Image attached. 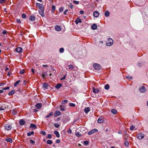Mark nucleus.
Masks as SVG:
<instances>
[{"label":"nucleus","instance_id":"393cba45","mask_svg":"<svg viewBox=\"0 0 148 148\" xmlns=\"http://www.w3.org/2000/svg\"><path fill=\"white\" fill-rule=\"evenodd\" d=\"M90 111V108L89 107L85 108L84 109V111L86 113H87Z\"/></svg>","mask_w":148,"mask_h":148},{"label":"nucleus","instance_id":"0eeeda50","mask_svg":"<svg viewBox=\"0 0 148 148\" xmlns=\"http://www.w3.org/2000/svg\"><path fill=\"white\" fill-rule=\"evenodd\" d=\"M5 129L7 130H9L12 129L11 126L8 124H5Z\"/></svg>","mask_w":148,"mask_h":148},{"label":"nucleus","instance_id":"6e6d98bb","mask_svg":"<svg viewBox=\"0 0 148 148\" xmlns=\"http://www.w3.org/2000/svg\"><path fill=\"white\" fill-rule=\"evenodd\" d=\"M30 142L31 143H32V144H34L35 142L33 140H32L30 139Z\"/></svg>","mask_w":148,"mask_h":148},{"label":"nucleus","instance_id":"5701e85b","mask_svg":"<svg viewBox=\"0 0 148 148\" xmlns=\"http://www.w3.org/2000/svg\"><path fill=\"white\" fill-rule=\"evenodd\" d=\"M69 69L71 70H73L74 69L75 66L72 64H70L69 65Z\"/></svg>","mask_w":148,"mask_h":148},{"label":"nucleus","instance_id":"7ed1b4c3","mask_svg":"<svg viewBox=\"0 0 148 148\" xmlns=\"http://www.w3.org/2000/svg\"><path fill=\"white\" fill-rule=\"evenodd\" d=\"M70 119L69 118L68 116H63L62 119V121L64 123H66L69 121Z\"/></svg>","mask_w":148,"mask_h":148},{"label":"nucleus","instance_id":"6e6552de","mask_svg":"<svg viewBox=\"0 0 148 148\" xmlns=\"http://www.w3.org/2000/svg\"><path fill=\"white\" fill-rule=\"evenodd\" d=\"M49 85L47 83L45 82L43 85L42 88L44 90L47 89L48 88Z\"/></svg>","mask_w":148,"mask_h":148},{"label":"nucleus","instance_id":"de8ad7c7","mask_svg":"<svg viewBox=\"0 0 148 148\" xmlns=\"http://www.w3.org/2000/svg\"><path fill=\"white\" fill-rule=\"evenodd\" d=\"M64 8L63 7H61L59 9V11L60 12H62L64 10Z\"/></svg>","mask_w":148,"mask_h":148},{"label":"nucleus","instance_id":"a211bd4d","mask_svg":"<svg viewBox=\"0 0 148 148\" xmlns=\"http://www.w3.org/2000/svg\"><path fill=\"white\" fill-rule=\"evenodd\" d=\"M25 123V121L23 119L20 120L19 122V124L21 125H24V124Z\"/></svg>","mask_w":148,"mask_h":148},{"label":"nucleus","instance_id":"4be33fe9","mask_svg":"<svg viewBox=\"0 0 148 148\" xmlns=\"http://www.w3.org/2000/svg\"><path fill=\"white\" fill-rule=\"evenodd\" d=\"M62 84H57L55 86V88L57 89H59L62 86Z\"/></svg>","mask_w":148,"mask_h":148},{"label":"nucleus","instance_id":"e433bc0d","mask_svg":"<svg viewBox=\"0 0 148 148\" xmlns=\"http://www.w3.org/2000/svg\"><path fill=\"white\" fill-rule=\"evenodd\" d=\"M60 108V110L61 111H64L65 110L64 107L62 106H61Z\"/></svg>","mask_w":148,"mask_h":148},{"label":"nucleus","instance_id":"a878e982","mask_svg":"<svg viewBox=\"0 0 148 148\" xmlns=\"http://www.w3.org/2000/svg\"><path fill=\"white\" fill-rule=\"evenodd\" d=\"M111 112L114 114H116L117 113V111L116 110L114 109H113L111 110Z\"/></svg>","mask_w":148,"mask_h":148},{"label":"nucleus","instance_id":"f257e3e1","mask_svg":"<svg viewBox=\"0 0 148 148\" xmlns=\"http://www.w3.org/2000/svg\"><path fill=\"white\" fill-rule=\"evenodd\" d=\"M36 6L40 9L38 10V12L40 14L42 17H44L45 14H44V6L43 5L40 3H36Z\"/></svg>","mask_w":148,"mask_h":148},{"label":"nucleus","instance_id":"79ce46f5","mask_svg":"<svg viewBox=\"0 0 148 148\" xmlns=\"http://www.w3.org/2000/svg\"><path fill=\"white\" fill-rule=\"evenodd\" d=\"M134 128H135V127L132 125L130 127V130L132 131L134 129Z\"/></svg>","mask_w":148,"mask_h":148},{"label":"nucleus","instance_id":"f8f14e48","mask_svg":"<svg viewBox=\"0 0 148 148\" xmlns=\"http://www.w3.org/2000/svg\"><path fill=\"white\" fill-rule=\"evenodd\" d=\"M82 21L79 17H78L75 21V23L76 24H77L79 23H80Z\"/></svg>","mask_w":148,"mask_h":148},{"label":"nucleus","instance_id":"f704fd0d","mask_svg":"<svg viewBox=\"0 0 148 148\" xmlns=\"http://www.w3.org/2000/svg\"><path fill=\"white\" fill-rule=\"evenodd\" d=\"M54 126L55 127L58 128L60 126V125L58 124V123H56L54 124Z\"/></svg>","mask_w":148,"mask_h":148},{"label":"nucleus","instance_id":"5fc2aeb1","mask_svg":"<svg viewBox=\"0 0 148 148\" xmlns=\"http://www.w3.org/2000/svg\"><path fill=\"white\" fill-rule=\"evenodd\" d=\"M66 74H65V75L63 77H62V78H61L60 79V80H63L64 79H65L66 78Z\"/></svg>","mask_w":148,"mask_h":148},{"label":"nucleus","instance_id":"412c9836","mask_svg":"<svg viewBox=\"0 0 148 148\" xmlns=\"http://www.w3.org/2000/svg\"><path fill=\"white\" fill-rule=\"evenodd\" d=\"M35 16L33 15H31L29 17V20L32 21H34L35 20Z\"/></svg>","mask_w":148,"mask_h":148},{"label":"nucleus","instance_id":"0e129e2a","mask_svg":"<svg viewBox=\"0 0 148 148\" xmlns=\"http://www.w3.org/2000/svg\"><path fill=\"white\" fill-rule=\"evenodd\" d=\"M79 12L81 14H83L84 13V11L83 10H80L79 11Z\"/></svg>","mask_w":148,"mask_h":148},{"label":"nucleus","instance_id":"b1692460","mask_svg":"<svg viewBox=\"0 0 148 148\" xmlns=\"http://www.w3.org/2000/svg\"><path fill=\"white\" fill-rule=\"evenodd\" d=\"M30 127L32 129H35L36 128V126L35 124H31L30 125Z\"/></svg>","mask_w":148,"mask_h":148},{"label":"nucleus","instance_id":"39448f33","mask_svg":"<svg viewBox=\"0 0 148 148\" xmlns=\"http://www.w3.org/2000/svg\"><path fill=\"white\" fill-rule=\"evenodd\" d=\"M144 134L143 133H138L137 135V138L141 140L144 137Z\"/></svg>","mask_w":148,"mask_h":148},{"label":"nucleus","instance_id":"603ef678","mask_svg":"<svg viewBox=\"0 0 148 148\" xmlns=\"http://www.w3.org/2000/svg\"><path fill=\"white\" fill-rule=\"evenodd\" d=\"M52 137V135L51 134H49L48 135L47 137L48 138L51 139Z\"/></svg>","mask_w":148,"mask_h":148},{"label":"nucleus","instance_id":"c9c22d12","mask_svg":"<svg viewBox=\"0 0 148 148\" xmlns=\"http://www.w3.org/2000/svg\"><path fill=\"white\" fill-rule=\"evenodd\" d=\"M47 143L48 144H51L52 143V142L51 140H47Z\"/></svg>","mask_w":148,"mask_h":148},{"label":"nucleus","instance_id":"680f3d73","mask_svg":"<svg viewBox=\"0 0 148 148\" xmlns=\"http://www.w3.org/2000/svg\"><path fill=\"white\" fill-rule=\"evenodd\" d=\"M16 22L17 23H21V21L19 19H16Z\"/></svg>","mask_w":148,"mask_h":148},{"label":"nucleus","instance_id":"338daca9","mask_svg":"<svg viewBox=\"0 0 148 148\" xmlns=\"http://www.w3.org/2000/svg\"><path fill=\"white\" fill-rule=\"evenodd\" d=\"M3 90V89L2 90H0V93H3L4 92Z\"/></svg>","mask_w":148,"mask_h":148},{"label":"nucleus","instance_id":"69168bd1","mask_svg":"<svg viewBox=\"0 0 148 148\" xmlns=\"http://www.w3.org/2000/svg\"><path fill=\"white\" fill-rule=\"evenodd\" d=\"M5 0H0V3H3L5 1Z\"/></svg>","mask_w":148,"mask_h":148},{"label":"nucleus","instance_id":"09e8293b","mask_svg":"<svg viewBox=\"0 0 148 148\" xmlns=\"http://www.w3.org/2000/svg\"><path fill=\"white\" fill-rule=\"evenodd\" d=\"M26 15L25 14H24V13L22 15V18H25L26 17Z\"/></svg>","mask_w":148,"mask_h":148},{"label":"nucleus","instance_id":"13d9d810","mask_svg":"<svg viewBox=\"0 0 148 148\" xmlns=\"http://www.w3.org/2000/svg\"><path fill=\"white\" fill-rule=\"evenodd\" d=\"M2 33L4 34H6L7 33L6 30H5L4 31H3Z\"/></svg>","mask_w":148,"mask_h":148},{"label":"nucleus","instance_id":"8fccbe9b","mask_svg":"<svg viewBox=\"0 0 148 148\" xmlns=\"http://www.w3.org/2000/svg\"><path fill=\"white\" fill-rule=\"evenodd\" d=\"M56 142L57 143H59L60 142V140L59 139H57L56 140Z\"/></svg>","mask_w":148,"mask_h":148},{"label":"nucleus","instance_id":"423d86ee","mask_svg":"<svg viewBox=\"0 0 148 148\" xmlns=\"http://www.w3.org/2000/svg\"><path fill=\"white\" fill-rule=\"evenodd\" d=\"M98 131V130L97 129H94L91 130L89 132H88V133L87 134L88 135H90L92 134H93L94 133L97 132Z\"/></svg>","mask_w":148,"mask_h":148},{"label":"nucleus","instance_id":"774afa93","mask_svg":"<svg viewBox=\"0 0 148 148\" xmlns=\"http://www.w3.org/2000/svg\"><path fill=\"white\" fill-rule=\"evenodd\" d=\"M60 118L58 117L56 119V121H58L60 120Z\"/></svg>","mask_w":148,"mask_h":148},{"label":"nucleus","instance_id":"864d4df0","mask_svg":"<svg viewBox=\"0 0 148 148\" xmlns=\"http://www.w3.org/2000/svg\"><path fill=\"white\" fill-rule=\"evenodd\" d=\"M24 72H25V70L24 69H23L20 71V74H22L24 73Z\"/></svg>","mask_w":148,"mask_h":148},{"label":"nucleus","instance_id":"c85d7f7f","mask_svg":"<svg viewBox=\"0 0 148 148\" xmlns=\"http://www.w3.org/2000/svg\"><path fill=\"white\" fill-rule=\"evenodd\" d=\"M34 134V131H32L31 132H28L27 133V135L28 136H29L32 135L33 134Z\"/></svg>","mask_w":148,"mask_h":148},{"label":"nucleus","instance_id":"473e14b6","mask_svg":"<svg viewBox=\"0 0 148 148\" xmlns=\"http://www.w3.org/2000/svg\"><path fill=\"white\" fill-rule=\"evenodd\" d=\"M110 86L109 84H106L105 86V89L106 90H108Z\"/></svg>","mask_w":148,"mask_h":148},{"label":"nucleus","instance_id":"20e7f679","mask_svg":"<svg viewBox=\"0 0 148 148\" xmlns=\"http://www.w3.org/2000/svg\"><path fill=\"white\" fill-rule=\"evenodd\" d=\"M93 66L95 69L97 70H99L101 69V66L97 63L94 64Z\"/></svg>","mask_w":148,"mask_h":148},{"label":"nucleus","instance_id":"ea45409f","mask_svg":"<svg viewBox=\"0 0 148 148\" xmlns=\"http://www.w3.org/2000/svg\"><path fill=\"white\" fill-rule=\"evenodd\" d=\"M124 145L126 147H128V146H129L128 142L127 141H125L124 143Z\"/></svg>","mask_w":148,"mask_h":148},{"label":"nucleus","instance_id":"c756f323","mask_svg":"<svg viewBox=\"0 0 148 148\" xmlns=\"http://www.w3.org/2000/svg\"><path fill=\"white\" fill-rule=\"evenodd\" d=\"M15 90H12L11 92H10L8 94V95H13L14 92H15Z\"/></svg>","mask_w":148,"mask_h":148},{"label":"nucleus","instance_id":"1a4fd4ad","mask_svg":"<svg viewBox=\"0 0 148 148\" xmlns=\"http://www.w3.org/2000/svg\"><path fill=\"white\" fill-rule=\"evenodd\" d=\"M16 51L18 53H21L23 51V49L20 47H18L16 48Z\"/></svg>","mask_w":148,"mask_h":148},{"label":"nucleus","instance_id":"6ab92c4d","mask_svg":"<svg viewBox=\"0 0 148 148\" xmlns=\"http://www.w3.org/2000/svg\"><path fill=\"white\" fill-rule=\"evenodd\" d=\"M5 140L6 141L9 142L11 143H12V139L10 138H5Z\"/></svg>","mask_w":148,"mask_h":148},{"label":"nucleus","instance_id":"9b49d317","mask_svg":"<svg viewBox=\"0 0 148 148\" xmlns=\"http://www.w3.org/2000/svg\"><path fill=\"white\" fill-rule=\"evenodd\" d=\"M139 91L141 92H144L146 90L145 87L144 86H143L141 88H139Z\"/></svg>","mask_w":148,"mask_h":148},{"label":"nucleus","instance_id":"4c0bfd02","mask_svg":"<svg viewBox=\"0 0 148 148\" xmlns=\"http://www.w3.org/2000/svg\"><path fill=\"white\" fill-rule=\"evenodd\" d=\"M64 49L63 48H61L59 49V52L60 53H63L64 52Z\"/></svg>","mask_w":148,"mask_h":148},{"label":"nucleus","instance_id":"7c9ffc66","mask_svg":"<svg viewBox=\"0 0 148 148\" xmlns=\"http://www.w3.org/2000/svg\"><path fill=\"white\" fill-rule=\"evenodd\" d=\"M104 121V120L103 119H101L99 118L98 119L97 122L99 123H101L103 122Z\"/></svg>","mask_w":148,"mask_h":148},{"label":"nucleus","instance_id":"4468645a","mask_svg":"<svg viewBox=\"0 0 148 148\" xmlns=\"http://www.w3.org/2000/svg\"><path fill=\"white\" fill-rule=\"evenodd\" d=\"M97 26L96 24H94L91 26V28L93 30H95L97 29Z\"/></svg>","mask_w":148,"mask_h":148},{"label":"nucleus","instance_id":"2eb2a0df","mask_svg":"<svg viewBox=\"0 0 148 148\" xmlns=\"http://www.w3.org/2000/svg\"><path fill=\"white\" fill-rule=\"evenodd\" d=\"M55 30L58 31H60L61 30V27L59 25H56L55 27Z\"/></svg>","mask_w":148,"mask_h":148},{"label":"nucleus","instance_id":"2f4dec72","mask_svg":"<svg viewBox=\"0 0 148 148\" xmlns=\"http://www.w3.org/2000/svg\"><path fill=\"white\" fill-rule=\"evenodd\" d=\"M21 82L20 80L16 81V82L14 84V86L15 87H16L17 85H18L19 83Z\"/></svg>","mask_w":148,"mask_h":148},{"label":"nucleus","instance_id":"f03ea898","mask_svg":"<svg viewBox=\"0 0 148 148\" xmlns=\"http://www.w3.org/2000/svg\"><path fill=\"white\" fill-rule=\"evenodd\" d=\"M113 43V40L111 38H109L108 39V41L106 42V45L108 46H112Z\"/></svg>","mask_w":148,"mask_h":148},{"label":"nucleus","instance_id":"dca6fc26","mask_svg":"<svg viewBox=\"0 0 148 148\" xmlns=\"http://www.w3.org/2000/svg\"><path fill=\"white\" fill-rule=\"evenodd\" d=\"M100 91L97 88H95L94 87H93V92L96 94L98 93Z\"/></svg>","mask_w":148,"mask_h":148},{"label":"nucleus","instance_id":"ddd939ff","mask_svg":"<svg viewBox=\"0 0 148 148\" xmlns=\"http://www.w3.org/2000/svg\"><path fill=\"white\" fill-rule=\"evenodd\" d=\"M99 13L98 11H95L93 13V15L95 17H97L99 16Z\"/></svg>","mask_w":148,"mask_h":148},{"label":"nucleus","instance_id":"49530a36","mask_svg":"<svg viewBox=\"0 0 148 148\" xmlns=\"http://www.w3.org/2000/svg\"><path fill=\"white\" fill-rule=\"evenodd\" d=\"M40 134L44 135H45L46 134V132L44 131H42L40 132Z\"/></svg>","mask_w":148,"mask_h":148},{"label":"nucleus","instance_id":"bb28decb","mask_svg":"<svg viewBox=\"0 0 148 148\" xmlns=\"http://www.w3.org/2000/svg\"><path fill=\"white\" fill-rule=\"evenodd\" d=\"M110 15V12L108 11H106L105 13V15L106 16L108 17Z\"/></svg>","mask_w":148,"mask_h":148},{"label":"nucleus","instance_id":"72a5a7b5","mask_svg":"<svg viewBox=\"0 0 148 148\" xmlns=\"http://www.w3.org/2000/svg\"><path fill=\"white\" fill-rule=\"evenodd\" d=\"M56 10V7L55 5H53L52 6V12L53 13Z\"/></svg>","mask_w":148,"mask_h":148},{"label":"nucleus","instance_id":"58836bf2","mask_svg":"<svg viewBox=\"0 0 148 148\" xmlns=\"http://www.w3.org/2000/svg\"><path fill=\"white\" fill-rule=\"evenodd\" d=\"M89 143V142L88 141H84V144L86 145H88Z\"/></svg>","mask_w":148,"mask_h":148},{"label":"nucleus","instance_id":"3c124183","mask_svg":"<svg viewBox=\"0 0 148 148\" xmlns=\"http://www.w3.org/2000/svg\"><path fill=\"white\" fill-rule=\"evenodd\" d=\"M68 11V9H66L65 11L63 13L65 15H66L67 14V12Z\"/></svg>","mask_w":148,"mask_h":148},{"label":"nucleus","instance_id":"052dcab7","mask_svg":"<svg viewBox=\"0 0 148 148\" xmlns=\"http://www.w3.org/2000/svg\"><path fill=\"white\" fill-rule=\"evenodd\" d=\"M126 78H127L128 79H132V77L130 76H128L126 77Z\"/></svg>","mask_w":148,"mask_h":148},{"label":"nucleus","instance_id":"a19ab883","mask_svg":"<svg viewBox=\"0 0 148 148\" xmlns=\"http://www.w3.org/2000/svg\"><path fill=\"white\" fill-rule=\"evenodd\" d=\"M69 106L70 107H74L75 106V104L73 103H70L69 104Z\"/></svg>","mask_w":148,"mask_h":148},{"label":"nucleus","instance_id":"c03bdc74","mask_svg":"<svg viewBox=\"0 0 148 148\" xmlns=\"http://www.w3.org/2000/svg\"><path fill=\"white\" fill-rule=\"evenodd\" d=\"M68 5L71 9L72 10L73 9V5L71 3H70L69 5Z\"/></svg>","mask_w":148,"mask_h":148},{"label":"nucleus","instance_id":"a18cd8bd","mask_svg":"<svg viewBox=\"0 0 148 148\" xmlns=\"http://www.w3.org/2000/svg\"><path fill=\"white\" fill-rule=\"evenodd\" d=\"M12 113L13 114L15 115L17 114V112L15 110H13L12 111Z\"/></svg>","mask_w":148,"mask_h":148},{"label":"nucleus","instance_id":"f3484780","mask_svg":"<svg viewBox=\"0 0 148 148\" xmlns=\"http://www.w3.org/2000/svg\"><path fill=\"white\" fill-rule=\"evenodd\" d=\"M36 107L38 109H40L42 107V104L40 103H37L35 105Z\"/></svg>","mask_w":148,"mask_h":148},{"label":"nucleus","instance_id":"4d7b16f0","mask_svg":"<svg viewBox=\"0 0 148 148\" xmlns=\"http://www.w3.org/2000/svg\"><path fill=\"white\" fill-rule=\"evenodd\" d=\"M73 2L75 4H78L79 3V1H77L75 0H74Z\"/></svg>","mask_w":148,"mask_h":148},{"label":"nucleus","instance_id":"e2e57ef3","mask_svg":"<svg viewBox=\"0 0 148 148\" xmlns=\"http://www.w3.org/2000/svg\"><path fill=\"white\" fill-rule=\"evenodd\" d=\"M75 135L76 136H80V134L79 132H77L75 133Z\"/></svg>","mask_w":148,"mask_h":148},{"label":"nucleus","instance_id":"aec40b11","mask_svg":"<svg viewBox=\"0 0 148 148\" xmlns=\"http://www.w3.org/2000/svg\"><path fill=\"white\" fill-rule=\"evenodd\" d=\"M54 133L56 135V136L57 138H59L60 137V134L58 131H54Z\"/></svg>","mask_w":148,"mask_h":148},{"label":"nucleus","instance_id":"37998d69","mask_svg":"<svg viewBox=\"0 0 148 148\" xmlns=\"http://www.w3.org/2000/svg\"><path fill=\"white\" fill-rule=\"evenodd\" d=\"M68 102V100H63L62 102V104H64L67 103Z\"/></svg>","mask_w":148,"mask_h":148},{"label":"nucleus","instance_id":"bf43d9fd","mask_svg":"<svg viewBox=\"0 0 148 148\" xmlns=\"http://www.w3.org/2000/svg\"><path fill=\"white\" fill-rule=\"evenodd\" d=\"M10 88V87L8 86L3 88V90H9Z\"/></svg>","mask_w":148,"mask_h":148},{"label":"nucleus","instance_id":"cd10ccee","mask_svg":"<svg viewBox=\"0 0 148 148\" xmlns=\"http://www.w3.org/2000/svg\"><path fill=\"white\" fill-rule=\"evenodd\" d=\"M53 115V113L52 112H50L49 114L47 115H46L45 116V117L46 118H47L50 117Z\"/></svg>","mask_w":148,"mask_h":148},{"label":"nucleus","instance_id":"9d476101","mask_svg":"<svg viewBox=\"0 0 148 148\" xmlns=\"http://www.w3.org/2000/svg\"><path fill=\"white\" fill-rule=\"evenodd\" d=\"M61 113L60 111H57L56 110L54 112V116L55 117H56L57 116H59L61 115Z\"/></svg>","mask_w":148,"mask_h":148}]
</instances>
